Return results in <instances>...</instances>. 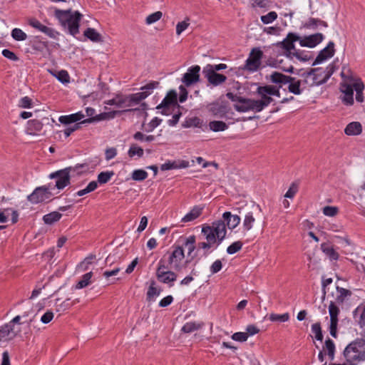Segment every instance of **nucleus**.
I'll list each match as a JSON object with an SVG mask.
<instances>
[{"mask_svg":"<svg viewBox=\"0 0 365 365\" xmlns=\"http://www.w3.org/2000/svg\"><path fill=\"white\" fill-rule=\"evenodd\" d=\"M54 16L69 34L76 36L79 34L80 21L83 16L79 11L56 9Z\"/></svg>","mask_w":365,"mask_h":365,"instance_id":"1","label":"nucleus"},{"mask_svg":"<svg viewBox=\"0 0 365 365\" xmlns=\"http://www.w3.org/2000/svg\"><path fill=\"white\" fill-rule=\"evenodd\" d=\"M343 356L351 365H358L365 361V340L356 339L351 342L344 350Z\"/></svg>","mask_w":365,"mask_h":365,"instance_id":"2","label":"nucleus"},{"mask_svg":"<svg viewBox=\"0 0 365 365\" xmlns=\"http://www.w3.org/2000/svg\"><path fill=\"white\" fill-rule=\"evenodd\" d=\"M168 257L164 255L165 257L166 265H168V267L174 269L176 272H180L182 269L185 268L187 264L194 258V257H191V259H187L184 262L185 253L184 250L182 246H174L173 250L167 253Z\"/></svg>","mask_w":365,"mask_h":365,"instance_id":"3","label":"nucleus"},{"mask_svg":"<svg viewBox=\"0 0 365 365\" xmlns=\"http://www.w3.org/2000/svg\"><path fill=\"white\" fill-rule=\"evenodd\" d=\"M343 81L340 83V91L343 93L341 98L343 103L346 106L354 104V84L356 83L359 78L354 76L352 74H345L341 73Z\"/></svg>","mask_w":365,"mask_h":365,"instance_id":"4","label":"nucleus"},{"mask_svg":"<svg viewBox=\"0 0 365 365\" xmlns=\"http://www.w3.org/2000/svg\"><path fill=\"white\" fill-rule=\"evenodd\" d=\"M226 96L232 102H235L234 108L238 112L245 113L252 110L257 113L261 111L259 108V104L255 99L241 97L231 92L227 93Z\"/></svg>","mask_w":365,"mask_h":365,"instance_id":"5","label":"nucleus"},{"mask_svg":"<svg viewBox=\"0 0 365 365\" xmlns=\"http://www.w3.org/2000/svg\"><path fill=\"white\" fill-rule=\"evenodd\" d=\"M171 269L168 267V265H166L165 257H163L160 259L156 269L158 280L161 283L168 284L169 287H172L174 282L176 281L178 275Z\"/></svg>","mask_w":365,"mask_h":365,"instance_id":"6","label":"nucleus"},{"mask_svg":"<svg viewBox=\"0 0 365 365\" xmlns=\"http://www.w3.org/2000/svg\"><path fill=\"white\" fill-rule=\"evenodd\" d=\"M324 73L325 71L322 68H311L301 75L304 78L303 83L310 87L322 85L326 83Z\"/></svg>","mask_w":365,"mask_h":365,"instance_id":"7","label":"nucleus"},{"mask_svg":"<svg viewBox=\"0 0 365 365\" xmlns=\"http://www.w3.org/2000/svg\"><path fill=\"white\" fill-rule=\"evenodd\" d=\"M71 168H66L63 170H60L52 173L49 175V178L56 179V184L54 187L58 190H62L70 184L71 177L70 171Z\"/></svg>","mask_w":365,"mask_h":365,"instance_id":"8","label":"nucleus"},{"mask_svg":"<svg viewBox=\"0 0 365 365\" xmlns=\"http://www.w3.org/2000/svg\"><path fill=\"white\" fill-rule=\"evenodd\" d=\"M51 189L50 185L38 187L28 196V200L31 203L37 204L48 200L52 195Z\"/></svg>","mask_w":365,"mask_h":365,"instance_id":"9","label":"nucleus"},{"mask_svg":"<svg viewBox=\"0 0 365 365\" xmlns=\"http://www.w3.org/2000/svg\"><path fill=\"white\" fill-rule=\"evenodd\" d=\"M297 41H299V36L297 34L289 33L282 41L277 42L274 46L284 49L286 57L292 59V53L296 50L294 43Z\"/></svg>","mask_w":365,"mask_h":365,"instance_id":"10","label":"nucleus"},{"mask_svg":"<svg viewBox=\"0 0 365 365\" xmlns=\"http://www.w3.org/2000/svg\"><path fill=\"white\" fill-rule=\"evenodd\" d=\"M263 57V52L259 48H253L251 50L248 58L246 60V68L250 71H256L261 65V59Z\"/></svg>","mask_w":365,"mask_h":365,"instance_id":"11","label":"nucleus"},{"mask_svg":"<svg viewBox=\"0 0 365 365\" xmlns=\"http://www.w3.org/2000/svg\"><path fill=\"white\" fill-rule=\"evenodd\" d=\"M269 85L259 86L257 88V93L261 97L259 100H255L259 104V108L262 111L265 107L268 106L273 101L271 97Z\"/></svg>","mask_w":365,"mask_h":365,"instance_id":"12","label":"nucleus"},{"mask_svg":"<svg viewBox=\"0 0 365 365\" xmlns=\"http://www.w3.org/2000/svg\"><path fill=\"white\" fill-rule=\"evenodd\" d=\"M200 67L197 65L193 66L188 68L187 71L183 75L182 78V83L186 86H190L200 80Z\"/></svg>","mask_w":365,"mask_h":365,"instance_id":"13","label":"nucleus"},{"mask_svg":"<svg viewBox=\"0 0 365 365\" xmlns=\"http://www.w3.org/2000/svg\"><path fill=\"white\" fill-rule=\"evenodd\" d=\"M149 96L148 91H142L128 96L123 95V108L138 105L141 101Z\"/></svg>","mask_w":365,"mask_h":365,"instance_id":"14","label":"nucleus"},{"mask_svg":"<svg viewBox=\"0 0 365 365\" xmlns=\"http://www.w3.org/2000/svg\"><path fill=\"white\" fill-rule=\"evenodd\" d=\"M29 24L33 28L37 29L38 31L45 34L48 37L56 39L57 36L59 35V33L54 30L52 28L48 27L43 24H42L38 20L36 19H29Z\"/></svg>","mask_w":365,"mask_h":365,"instance_id":"15","label":"nucleus"},{"mask_svg":"<svg viewBox=\"0 0 365 365\" xmlns=\"http://www.w3.org/2000/svg\"><path fill=\"white\" fill-rule=\"evenodd\" d=\"M202 73L208 83L214 86L221 85L227 80L226 76L215 72L213 70L203 68Z\"/></svg>","mask_w":365,"mask_h":365,"instance_id":"16","label":"nucleus"},{"mask_svg":"<svg viewBox=\"0 0 365 365\" xmlns=\"http://www.w3.org/2000/svg\"><path fill=\"white\" fill-rule=\"evenodd\" d=\"M177 106V93L175 91H170L164 98L161 103L158 106L157 108H163L162 111L164 114H168L167 110L170 106L175 107Z\"/></svg>","mask_w":365,"mask_h":365,"instance_id":"17","label":"nucleus"},{"mask_svg":"<svg viewBox=\"0 0 365 365\" xmlns=\"http://www.w3.org/2000/svg\"><path fill=\"white\" fill-rule=\"evenodd\" d=\"M334 43L330 41L327 46L323 48L317 55L312 66L321 63L324 61L332 57L334 54Z\"/></svg>","mask_w":365,"mask_h":365,"instance_id":"18","label":"nucleus"},{"mask_svg":"<svg viewBox=\"0 0 365 365\" xmlns=\"http://www.w3.org/2000/svg\"><path fill=\"white\" fill-rule=\"evenodd\" d=\"M323 34L317 33L312 35H309L308 36H305L302 39L299 38V44L301 46L303 47L314 48L319 43H321L323 41Z\"/></svg>","mask_w":365,"mask_h":365,"instance_id":"19","label":"nucleus"},{"mask_svg":"<svg viewBox=\"0 0 365 365\" xmlns=\"http://www.w3.org/2000/svg\"><path fill=\"white\" fill-rule=\"evenodd\" d=\"M212 231L215 232L217 238V245H219L222 241L225 239L227 233L226 225L224 220H217L212 222V225L210 226Z\"/></svg>","mask_w":365,"mask_h":365,"instance_id":"20","label":"nucleus"},{"mask_svg":"<svg viewBox=\"0 0 365 365\" xmlns=\"http://www.w3.org/2000/svg\"><path fill=\"white\" fill-rule=\"evenodd\" d=\"M269 80L272 83L279 85V88H281L283 85H286L291 81H294V78L274 71L270 74Z\"/></svg>","mask_w":365,"mask_h":365,"instance_id":"21","label":"nucleus"},{"mask_svg":"<svg viewBox=\"0 0 365 365\" xmlns=\"http://www.w3.org/2000/svg\"><path fill=\"white\" fill-rule=\"evenodd\" d=\"M189 166V162L183 160H174V161H168L164 164H162L160 166V170L163 171L174 170V169H180V168H186Z\"/></svg>","mask_w":365,"mask_h":365,"instance_id":"22","label":"nucleus"},{"mask_svg":"<svg viewBox=\"0 0 365 365\" xmlns=\"http://www.w3.org/2000/svg\"><path fill=\"white\" fill-rule=\"evenodd\" d=\"M85 117V115L81 112H77L68 115H61L59 117L58 120L61 123L64 125L71 124L73 123H78Z\"/></svg>","mask_w":365,"mask_h":365,"instance_id":"23","label":"nucleus"},{"mask_svg":"<svg viewBox=\"0 0 365 365\" xmlns=\"http://www.w3.org/2000/svg\"><path fill=\"white\" fill-rule=\"evenodd\" d=\"M100 118H88L87 119L83 120L79 123H75L73 125L68 127L64 130V135L66 138H68L70 136V135L73 133L74 131L80 129L81 128L82 124L86 123H91L94 121L100 120Z\"/></svg>","mask_w":365,"mask_h":365,"instance_id":"24","label":"nucleus"},{"mask_svg":"<svg viewBox=\"0 0 365 365\" xmlns=\"http://www.w3.org/2000/svg\"><path fill=\"white\" fill-rule=\"evenodd\" d=\"M224 220L227 222L229 229L235 228L240 222V217L237 215H232L230 212H225L222 215Z\"/></svg>","mask_w":365,"mask_h":365,"instance_id":"25","label":"nucleus"},{"mask_svg":"<svg viewBox=\"0 0 365 365\" xmlns=\"http://www.w3.org/2000/svg\"><path fill=\"white\" fill-rule=\"evenodd\" d=\"M361 132L362 126L359 122H351L344 129V133L347 135H358Z\"/></svg>","mask_w":365,"mask_h":365,"instance_id":"26","label":"nucleus"},{"mask_svg":"<svg viewBox=\"0 0 365 365\" xmlns=\"http://www.w3.org/2000/svg\"><path fill=\"white\" fill-rule=\"evenodd\" d=\"M43 128V123L36 119L30 120L27 123V133L29 135H36V133L40 132Z\"/></svg>","mask_w":365,"mask_h":365,"instance_id":"27","label":"nucleus"},{"mask_svg":"<svg viewBox=\"0 0 365 365\" xmlns=\"http://www.w3.org/2000/svg\"><path fill=\"white\" fill-rule=\"evenodd\" d=\"M202 207L200 206H195L193 208L186 214L182 218V222H189L197 219L201 214L202 211Z\"/></svg>","mask_w":365,"mask_h":365,"instance_id":"28","label":"nucleus"},{"mask_svg":"<svg viewBox=\"0 0 365 365\" xmlns=\"http://www.w3.org/2000/svg\"><path fill=\"white\" fill-rule=\"evenodd\" d=\"M336 291L338 295L336 297V303L339 304H342L352 294V292L350 290L340 287H336Z\"/></svg>","mask_w":365,"mask_h":365,"instance_id":"29","label":"nucleus"},{"mask_svg":"<svg viewBox=\"0 0 365 365\" xmlns=\"http://www.w3.org/2000/svg\"><path fill=\"white\" fill-rule=\"evenodd\" d=\"M202 233L205 236L207 241L212 245L215 242L217 243V235H215V232L212 231L210 226L203 227L202 228Z\"/></svg>","mask_w":365,"mask_h":365,"instance_id":"30","label":"nucleus"},{"mask_svg":"<svg viewBox=\"0 0 365 365\" xmlns=\"http://www.w3.org/2000/svg\"><path fill=\"white\" fill-rule=\"evenodd\" d=\"M321 249L331 260H336L339 258V254L329 245L323 243L321 245Z\"/></svg>","mask_w":365,"mask_h":365,"instance_id":"31","label":"nucleus"},{"mask_svg":"<svg viewBox=\"0 0 365 365\" xmlns=\"http://www.w3.org/2000/svg\"><path fill=\"white\" fill-rule=\"evenodd\" d=\"M155 285V282L154 281L151 282L150 285L148 289L146 299L148 302L155 301V297L160 294V289L156 288Z\"/></svg>","mask_w":365,"mask_h":365,"instance_id":"32","label":"nucleus"},{"mask_svg":"<svg viewBox=\"0 0 365 365\" xmlns=\"http://www.w3.org/2000/svg\"><path fill=\"white\" fill-rule=\"evenodd\" d=\"M62 217L61 213L54 211L51 212L43 217V220L46 225H52L58 222Z\"/></svg>","mask_w":365,"mask_h":365,"instance_id":"33","label":"nucleus"},{"mask_svg":"<svg viewBox=\"0 0 365 365\" xmlns=\"http://www.w3.org/2000/svg\"><path fill=\"white\" fill-rule=\"evenodd\" d=\"M84 36L93 42L102 41L101 35L93 28H88L84 31Z\"/></svg>","mask_w":365,"mask_h":365,"instance_id":"34","label":"nucleus"},{"mask_svg":"<svg viewBox=\"0 0 365 365\" xmlns=\"http://www.w3.org/2000/svg\"><path fill=\"white\" fill-rule=\"evenodd\" d=\"M203 326V323L202 322H189L185 323L182 328V331L185 333H190L194 331L198 330L201 329Z\"/></svg>","mask_w":365,"mask_h":365,"instance_id":"35","label":"nucleus"},{"mask_svg":"<svg viewBox=\"0 0 365 365\" xmlns=\"http://www.w3.org/2000/svg\"><path fill=\"white\" fill-rule=\"evenodd\" d=\"M209 128L211 130H212L214 132H220V131H224V130H227L228 126L223 121L213 120V121L210 122Z\"/></svg>","mask_w":365,"mask_h":365,"instance_id":"36","label":"nucleus"},{"mask_svg":"<svg viewBox=\"0 0 365 365\" xmlns=\"http://www.w3.org/2000/svg\"><path fill=\"white\" fill-rule=\"evenodd\" d=\"M354 91H356V100L357 102L361 103L364 101L363 91L364 89V84L361 79L354 84Z\"/></svg>","mask_w":365,"mask_h":365,"instance_id":"37","label":"nucleus"},{"mask_svg":"<svg viewBox=\"0 0 365 365\" xmlns=\"http://www.w3.org/2000/svg\"><path fill=\"white\" fill-rule=\"evenodd\" d=\"M303 83V81L297 80L294 78V81L289 82V85L288 86V90L290 93H292L294 95H299L302 93V90L300 88V86Z\"/></svg>","mask_w":365,"mask_h":365,"instance_id":"38","label":"nucleus"},{"mask_svg":"<svg viewBox=\"0 0 365 365\" xmlns=\"http://www.w3.org/2000/svg\"><path fill=\"white\" fill-rule=\"evenodd\" d=\"M93 276V272H89L82 276L81 279L76 284V289H83L91 284V279Z\"/></svg>","mask_w":365,"mask_h":365,"instance_id":"39","label":"nucleus"},{"mask_svg":"<svg viewBox=\"0 0 365 365\" xmlns=\"http://www.w3.org/2000/svg\"><path fill=\"white\" fill-rule=\"evenodd\" d=\"M96 258L95 255H90L85 258L78 266L77 269L80 272H85L89 269V266L93 263V260Z\"/></svg>","mask_w":365,"mask_h":365,"instance_id":"40","label":"nucleus"},{"mask_svg":"<svg viewBox=\"0 0 365 365\" xmlns=\"http://www.w3.org/2000/svg\"><path fill=\"white\" fill-rule=\"evenodd\" d=\"M202 125V120L197 117H192L187 118L182 123L184 128H200Z\"/></svg>","mask_w":365,"mask_h":365,"instance_id":"41","label":"nucleus"},{"mask_svg":"<svg viewBox=\"0 0 365 365\" xmlns=\"http://www.w3.org/2000/svg\"><path fill=\"white\" fill-rule=\"evenodd\" d=\"M195 237L194 235H191L187 237L183 243V246L187 248V255L190 256L192 252L195 249Z\"/></svg>","mask_w":365,"mask_h":365,"instance_id":"42","label":"nucleus"},{"mask_svg":"<svg viewBox=\"0 0 365 365\" xmlns=\"http://www.w3.org/2000/svg\"><path fill=\"white\" fill-rule=\"evenodd\" d=\"M329 313L330 315V321H338V315L339 314V309L336 303L331 302L329 306Z\"/></svg>","mask_w":365,"mask_h":365,"instance_id":"43","label":"nucleus"},{"mask_svg":"<svg viewBox=\"0 0 365 365\" xmlns=\"http://www.w3.org/2000/svg\"><path fill=\"white\" fill-rule=\"evenodd\" d=\"M255 221V219L253 216L252 212H248L246 214L244 222H243V227L245 230L249 231L250 230L252 227L253 224Z\"/></svg>","mask_w":365,"mask_h":365,"instance_id":"44","label":"nucleus"},{"mask_svg":"<svg viewBox=\"0 0 365 365\" xmlns=\"http://www.w3.org/2000/svg\"><path fill=\"white\" fill-rule=\"evenodd\" d=\"M113 175V171L101 172L98 175V182L100 184H106Z\"/></svg>","mask_w":365,"mask_h":365,"instance_id":"45","label":"nucleus"},{"mask_svg":"<svg viewBox=\"0 0 365 365\" xmlns=\"http://www.w3.org/2000/svg\"><path fill=\"white\" fill-rule=\"evenodd\" d=\"M269 319L271 322H285L289 319V313H284L282 314L272 313L269 316Z\"/></svg>","mask_w":365,"mask_h":365,"instance_id":"46","label":"nucleus"},{"mask_svg":"<svg viewBox=\"0 0 365 365\" xmlns=\"http://www.w3.org/2000/svg\"><path fill=\"white\" fill-rule=\"evenodd\" d=\"M210 111L215 115L222 116L226 113V107L223 105H220L218 103H214L210 107Z\"/></svg>","mask_w":365,"mask_h":365,"instance_id":"47","label":"nucleus"},{"mask_svg":"<svg viewBox=\"0 0 365 365\" xmlns=\"http://www.w3.org/2000/svg\"><path fill=\"white\" fill-rule=\"evenodd\" d=\"M292 53V59L295 57L301 61L306 62L312 58V56L304 51L295 50Z\"/></svg>","mask_w":365,"mask_h":365,"instance_id":"48","label":"nucleus"},{"mask_svg":"<svg viewBox=\"0 0 365 365\" xmlns=\"http://www.w3.org/2000/svg\"><path fill=\"white\" fill-rule=\"evenodd\" d=\"M105 103L110 106H115L118 108H123V95H116L113 98L105 101Z\"/></svg>","mask_w":365,"mask_h":365,"instance_id":"49","label":"nucleus"},{"mask_svg":"<svg viewBox=\"0 0 365 365\" xmlns=\"http://www.w3.org/2000/svg\"><path fill=\"white\" fill-rule=\"evenodd\" d=\"M163 16V13L160 11H155L148 15L145 19V23L148 25H150L159 21Z\"/></svg>","mask_w":365,"mask_h":365,"instance_id":"50","label":"nucleus"},{"mask_svg":"<svg viewBox=\"0 0 365 365\" xmlns=\"http://www.w3.org/2000/svg\"><path fill=\"white\" fill-rule=\"evenodd\" d=\"M143 149L140 147L137 146L135 144L131 145L130 149L128 150V154L130 158H133L135 155H138V157H142L143 155Z\"/></svg>","mask_w":365,"mask_h":365,"instance_id":"51","label":"nucleus"},{"mask_svg":"<svg viewBox=\"0 0 365 365\" xmlns=\"http://www.w3.org/2000/svg\"><path fill=\"white\" fill-rule=\"evenodd\" d=\"M11 36L16 41H24L27 38V35L21 29L15 28L11 31Z\"/></svg>","mask_w":365,"mask_h":365,"instance_id":"52","label":"nucleus"},{"mask_svg":"<svg viewBox=\"0 0 365 365\" xmlns=\"http://www.w3.org/2000/svg\"><path fill=\"white\" fill-rule=\"evenodd\" d=\"M148 173L143 170H135L132 173V179L135 181H143L148 178Z\"/></svg>","mask_w":365,"mask_h":365,"instance_id":"53","label":"nucleus"},{"mask_svg":"<svg viewBox=\"0 0 365 365\" xmlns=\"http://www.w3.org/2000/svg\"><path fill=\"white\" fill-rule=\"evenodd\" d=\"M133 138L138 141L152 142L155 140V137L153 135H145L143 133L138 131L133 135Z\"/></svg>","mask_w":365,"mask_h":365,"instance_id":"54","label":"nucleus"},{"mask_svg":"<svg viewBox=\"0 0 365 365\" xmlns=\"http://www.w3.org/2000/svg\"><path fill=\"white\" fill-rule=\"evenodd\" d=\"M53 75L55 76L56 78L63 83H66L70 81V76L68 72L65 70L58 71L56 74L53 73Z\"/></svg>","mask_w":365,"mask_h":365,"instance_id":"55","label":"nucleus"},{"mask_svg":"<svg viewBox=\"0 0 365 365\" xmlns=\"http://www.w3.org/2000/svg\"><path fill=\"white\" fill-rule=\"evenodd\" d=\"M312 331L314 334L317 340L322 341L323 335L322 332L321 324L319 322L313 324L312 325Z\"/></svg>","mask_w":365,"mask_h":365,"instance_id":"56","label":"nucleus"},{"mask_svg":"<svg viewBox=\"0 0 365 365\" xmlns=\"http://www.w3.org/2000/svg\"><path fill=\"white\" fill-rule=\"evenodd\" d=\"M307 27L316 28L318 25L327 27V23L318 19L310 18L306 24Z\"/></svg>","mask_w":365,"mask_h":365,"instance_id":"57","label":"nucleus"},{"mask_svg":"<svg viewBox=\"0 0 365 365\" xmlns=\"http://www.w3.org/2000/svg\"><path fill=\"white\" fill-rule=\"evenodd\" d=\"M277 18V14L275 11H270L267 14L261 16V21L264 24H268L273 22Z\"/></svg>","mask_w":365,"mask_h":365,"instance_id":"58","label":"nucleus"},{"mask_svg":"<svg viewBox=\"0 0 365 365\" xmlns=\"http://www.w3.org/2000/svg\"><path fill=\"white\" fill-rule=\"evenodd\" d=\"M325 347L328 351V356L331 360H333L334 358V352H335V346L333 341L330 339H328L325 341Z\"/></svg>","mask_w":365,"mask_h":365,"instance_id":"59","label":"nucleus"},{"mask_svg":"<svg viewBox=\"0 0 365 365\" xmlns=\"http://www.w3.org/2000/svg\"><path fill=\"white\" fill-rule=\"evenodd\" d=\"M242 245L243 244L240 241L235 242L227 247V252L229 255H233L240 251L242 249Z\"/></svg>","mask_w":365,"mask_h":365,"instance_id":"60","label":"nucleus"},{"mask_svg":"<svg viewBox=\"0 0 365 365\" xmlns=\"http://www.w3.org/2000/svg\"><path fill=\"white\" fill-rule=\"evenodd\" d=\"M33 105L31 98L28 96L23 97L19 102V106L22 108H31Z\"/></svg>","mask_w":365,"mask_h":365,"instance_id":"61","label":"nucleus"},{"mask_svg":"<svg viewBox=\"0 0 365 365\" xmlns=\"http://www.w3.org/2000/svg\"><path fill=\"white\" fill-rule=\"evenodd\" d=\"M338 208L333 206H326L323 208V213L326 216L334 217L338 213Z\"/></svg>","mask_w":365,"mask_h":365,"instance_id":"62","label":"nucleus"},{"mask_svg":"<svg viewBox=\"0 0 365 365\" xmlns=\"http://www.w3.org/2000/svg\"><path fill=\"white\" fill-rule=\"evenodd\" d=\"M247 333L245 332H236L232 335V339L235 341L244 342L247 339Z\"/></svg>","mask_w":365,"mask_h":365,"instance_id":"63","label":"nucleus"},{"mask_svg":"<svg viewBox=\"0 0 365 365\" xmlns=\"http://www.w3.org/2000/svg\"><path fill=\"white\" fill-rule=\"evenodd\" d=\"M222 267V262L220 259L215 260L212 265L210 266V272L211 274H214L217 273L221 270Z\"/></svg>","mask_w":365,"mask_h":365,"instance_id":"64","label":"nucleus"}]
</instances>
